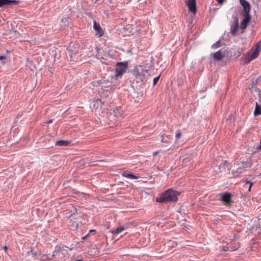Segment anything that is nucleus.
Here are the masks:
<instances>
[{
	"mask_svg": "<svg viewBox=\"0 0 261 261\" xmlns=\"http://www.w3.org/2000/svg\"><path fill=\"white\" fill-rule=\"evenodd\" d=\"M240 2L244 8L245 14H249L250 10V4L246 0H240Z\"/></svg>",
	"mask_w": 261,
	"mask_h": 261,
	"instance_id": "9",
	"label": "nucleus"
},
{
	"mask_svg": "<svg viewBox=\"0 0 261 261\" xmlns=\"http://www.w3.org/2000/svg\"><path fill=\"white\" fill-rule=\"evenodd\" d=\"M180 193L170 189L166 191L165 192L160 194V195L156 198L158 202L167 203L174 202L178 200V196Z\"/></svg>",
	"mask_w": 261,
	"mask_h": 261,
	"instance_id": "1",
	"label": "nucleus"
},
{
	"mask_svg": "<svg viewBox=\"0 0 261 261\" xmlns=\"http://www.w3.org/2000/svg\"><path fill=\"white\" fill-rule=\"evenodd\" d=\"M224 251H228V250L232 251V250H233V249L229 250V247H225L224 248Z\"/></svg>",
	"mask_w": 261,
	"mask_h": 261,
	"instance_id": "29",
	"label": "nucleus"
},
{
	"mask_svg": "<svg viewBox=\"0 0 261 261\" xmlns=\"http://www.w3.org/2000/svg\"><path fill=\"white\" fill-rule=\"evenodd\" d=\"M253 165V162L251 158L243 160L239 163L236 164V166L238 170L241 169H244L247 168H250Z\"/></svg>",
	"mask_w": 261,
	"mask_h": 261,
	"instance_id": "4",
	"label": "nucleus"
},
{
	"mask_svg": "<svg viewBox=\"0 0 261 261\" xmlns=\"http://www.w3.org/2000/svg\"><path fill=\"white\" fill-rule=\"evenodd\" d=\"M213 47H218V46L216 44H213Z\"/></svg>",
	"mask_w": 261,
	"mask_h": 261,
	"instance_id": "35",
	"label": "nucleus"
},
{
	"mask_svg": "<svg viewBox=\"0 0 261 261\" xmlns=\"http://www.w3.org/2000/svg\"><path fill=\"white\" fill-rule=\"evenodd\" d=\"M160 77V75L158 76L157 77L154 78L153 79V85H155L159 81Z\"/></svg>",
	"mask_w": 261,
	"mask_h": 261,
	"instance_id": "26",
	"label": "nucleus"
},
{
	"mask_svg": "<svg viewBox=\"0 0 261 261\" xmlns=\"http://www.w3.org/2000/svg\"><path fill=\"white\" fill-rule=\"evenodd\" d=\"M164 136H165V134H163V135H162V139L161 141H162V142H164V143H170V141H169L168 140H166V139H165Z\"/></svg>",
	"mask_w": 261,
	"mask_h": 261,
	"instance_id": "24",
	"label": "nucleus"
},
{
	"mask_svg": "<svg viewBox=\"0 0 261 261\" xmlns=\"http://www.w3.org/2000/svg\"><path fill=\"white\" fill-rule=\"evenodd\" d=\"M95 232H96V230H94V229L91 230L90 231V232H89V233L88 234H87L86 236H85V237H84L83 238V240H85V239H86L87 237H89V236L90 233H95Z\"/></svg>",
	"mask_w": 261,
	"mask_h": 261,
	"instance_id": "25",
	"label": "nucleus"
},
{
	"mask_svg": "<svg viewBox=\"0 0 261 261\" xmlns=\"http://www.w3.org/2000/svg\"><path fill=\"white\" fill-rule=\"evenodd\" d=\"M18 3V1L16 0H0V8L7 6L16 5Z\"/></svg>",
	"mask_w": 261,
	"mask_h": 261,
	"instance_id": "7",
	"label": "nucleus"
},
{
	"mask_svg": "<svg viewBox=\"0 0 261 261\" xmlns=\"http://www.w3.org/2000/svg\"><path fill=\"white\" fill-rule=\"evenodd\" d=\"M70 142L64 140H59L56 142V145L60 146H67L69 145Z\"/></svg>",
	"mask_w": 261,
	"mask_h": 261,
	"instance_id": "19",
	"label": "nucleus"
},
{
	"mask_svg": "<svg viewBox=\"0 0 261 261\" xmlns=\"http://www.w3.org/2000/svg\"><path fill=\"white\" fill-rule=\"evenodd\" d=\"M6 59V57L5 56H0V60H4Z\"/></svg>",
	"mask_w": 261,
	"mask_h": 261,
	"instance_id": "28",
	"label": "nucleus"
},
{
	"mask_svg": "<svg viewBox=\"0 0 261 261\" xmlns=\"http://www.w3.org/2000/svg\"><path fill=\"white\" fill-rule=\"evenodd\" d=\"M69 17H64L61 20L62 25H64V26L68 25L69 23Z\"/></svg>",
	"mask_w": 261,
	"mask_h": 261,
	"instance_id": "21",
	"label": "nucleus"
},
{
	"mask_svg": "<svg viewBox=\"0 0 261 261\" xmlns=\"http://www.w3.org/2000/svg\"><path fill=\"white\" fill-rule=\"evenodd\" d=\"M63 250L60 247H56L55 250L53 252V255L54 256H58V258H61L63 257Z\"/></svg>",
	"mask_w": 261,
	"mask_h": 261,
	"instance_id": "16",
	"label": "nucleus"
},
{
	"mask_svg": "<svg viewBox=\"0 0 261 261\" xmlns=\"http://www.w3.org/2000/svg\"><path fill=\"white\" fill-rule=\"evenodd\" d=\"M121 175L123 177H125L127 178H130L132 179H138V177L136 176V175H134L132 173H128L127 171H123Z\"/></svg>",
	"mask_w": 261,
	"mask_h": 261,
	"instance_id": "17",
	"label": "nucleus"
},
{
	"mask_svg": "<svg viewBox=\"0 0 261 261\" xmlns=\"http://www.w3.org/2000/svg\"><path fill=\"white\" fill-rule=\"evenodd\" d=\"M260 151H261V140L260 141V145L256 148L255 150L254 151V153H257Z\"/></svg>",
	"mask_w": 261,
	"mask_h": 261,
	"instance_id": "23",
	"label": "nucleus"
},
{
	"mask_svg": "<svg viewBox=\"0 0 261 261\" xmlns=\"http://www.w3.org/2000/svg\"><path fill=\"white\" fill-rule=\"evenodd\" d=\"M261 114V108L257 103H256L255 109L254 112V115L255 116H258Z\"/></svg>",
	"mask_w": 261,
	"mask_h": 261,
	"instance_id": "20",
	"label": "nucleus"
},
{
	"mask_svg": "<svg viewBox=\"0 0 261 261\" xmlns=\"http://www.w3.org/2000/svg\"><path fill=\"white\" fill-rule=\"evenodd\" d=\"M53 120L52 119H51V120H49L48 122H47V123H48V124L51 123H53Z\"/></svg>",
	"mask_w": 261,
	"mask_h": 261,
	"instance_id": "33",
	"label": "nucleus"
},
{
	"mask_svg": "<svg viewBox=\"0 0 261 261\" xmlns=\"http://www.w3.org/2000/svg\"><path fill=\"white\" fill-rule=\"evenodd\" d=\"M125 229H126V227H125L124 226H120L115 229L112 230L111 232L112 234H113L114 235L118 234Z\"/></svg>",
	"mask_w": 261,
	"mask_h": 261,
	"instance_id": "18",
	"label": "nucleus"
},
{
	"mask_svg": "<svg viewBox=\"0 0 261 261\" xmlns=\"http://www.w3.org/2000/svg\"><path fill=\"white\" fill-rule=\"evenodd\" d=\"M220 172L225 171L227 168L229 167V163L224 160H221V163L218 165Z\"/></svg>",
	"mask_w": 261,
	"mask_h": 261,
	"instance_id": "13",
	"label": "nucleus"
},
{
	"mask_svg": "<svg viewBox=\"0 0 261 261\" xmlns=\"http://www.w3.org/2000/svg\"><path fill=\"white\" fill-rule=\"evenodd\" d=\"M3 249L6 252L8 250V247L7 246H4Z\"/></svg>",
	"mask_w": 261,
	"mask_h": 261,
	"instance_id": "32",
	"label": "nucleus"
},
{
	"mask_svg": "<svg viewBox=\"0 0 261 261\" xmlns=\"http://www.w3.org/2000/svg\"><path fill=\"white\" fill-rule=\"evenodd\" d=\"M158 153V151H156V152H153V154L154 155H156Z\"/></svg>",
	"mask_w": 261,
	"mask_h": 261,
	"instance_id": "34",
	"label": "nucleus"
},
{
	"mask_svg": "<svg viewBox=\"0 0 261 261\" xmlns=\"http://www.w3.org/2000/svg\"><path fill=\"white\" fill-rule=\"evenodd\" d=\"M31 252H33V248H31Z\"/></svg>",
	"mask_w": 261,
	"mask_h": 261,
	"instance_id": "36",
	"label": "nucleus"
},
{
	"mask_svg": "<svg viewBox=\"0 0 261 261\" xmlns=\"http://www.w3.org/2000/svg\"><path fill=\"white\" fill-rule=\"evenodd\" d=\"M114 116L117 118L120 119L123 117L124 114L120 108H116L114 111Z\"/></svg>",
	"mask_w": 261,
	"mask_h": 261,
	"instance_id": "11",
	"label": "nucleus"
},
{
	"mask_svg": "<svg viewBox=\"0 0 261 261\" xmlns=\"http://www.w3.org/2000/svg\"><path fill=\"white\" fill-rule=\"evenodd\" d=\"M101 103L102 101H101V99L97 98L93 101L92 103L91 104L90 107L92 109L96 110L100 106Z\"/></svg>",
	"mask_w": 261,
	"mask_h": 261,
	"instance_id": "15",
	"label": "nucleus"
},
{
	"mask_svg": "<svg viewBox=\"0 0 261 261\" xmlns=\"http://www.w3.org/2000/svg\"><path fill=\"white\" fill-rule=\"evenodd\" d=\"M232 195L228 192H226L221 194V199L222 201L223 202L224 204L226 206H230L232 203V200L231 199Z\"/></svg>",
	"mask_w": 261,
	"mask_h": 261,
	"instance_id": "5",
	"label": "nucleus"
},
{
	"mask_svg": "<svg viewBox=\"0 0 261 261\" xmlns=\"http://www.w3.org/2000/svg\"><path fill=\"white\" fill-rule=\"evenodd\" d=\"M181 136V133L180 132V130H177L176 131V135H175V138L177 140V139H179L180 137Z\"/></svg>",
	"mask_w": 261,
	"mask_h": 261,
	"instance_id": "22",
	"label": "nucleus"
},
{
	"mask_svg": "<svg viewBox=\"0 0 261 261\" xmlns=\"http://www.w3.org/2000/svg\"><path fill=\"white\" fill-rule=\"evenodd\" d=\"M244 18L241 22V28L242 30L246 28L248 23L251 20V16L249 14H244Z\"/></svg>",
	"mask_w": 261,
	"mask_h": 261,
	"instance_id": "8",
	"label": "nucleus"
},
{
	"mask_svg": "<svg viewBox=\"0 0 261 261\" xmlns=\"http://www.w3.org/2000/svg\"><path fill=\"white\" fill-rule=\"evenodd\" d=\"M239 30V23L238 21L237 20L231 26L230 29L231 34L234 36L237 35Z\"/></svg>",
	"mask_w": 261,
	"mask_h": 261,
	"instance_id": "12",
	"label": "nucleus"
},
{
	"mask_svg": "<svg viewBox=\"0 0 261 261\" xmlns=\"http://www.w3.org/2000/svg\"><path fill=\"white\" fill-rule=\"evenodd\" d=\"M253 52L249 54V59L247 63L256 59L259 55L261 50V39L259 40L255 45L254 49H252Z\"/></svg>",
	"mask_w": 261,
	"mask_h": 261,
	"instance_id": "3",
	"label": "nucleus"
},
{
	"mask_svg": "<svg viewBox=\"0 0 261 261\" xmlns=\"http://www.w3.org/2000/svg\"><path fill=\"white\" fill-rule=\"evenodd\" d=\"M216 1L218 2V4L220 5H223V4L224 3V2L225 1V0H216Z\"/></svg>",
	"mask_w": 261,
	"mask_h": 261,
	"instance_id": "27",
	"label": "nucleus"
},
{
	"mask_svg": "<svg viewBox=\"0 0 261 261\" xmlns=\"http://www.w3.org/2000/svg\"><path fill=\"white\" fill-rule=\"evenodd\" d=\"M245 182H246V184H249V185L250 183H252V182H250V181L248 180L247 179H246L245 180Z\"/></svg>",
	"mask_w": 261,
	"mask_h": 261,
	"instance_id": "31",
	"label": "nucleus"
},
{
	"mask_svg": "<svg viewBox=\"0 0 261 261\" xmlns=\"http://www.w3.org/2000/svg\"><path fill=\"white\" fill-rule=\"evenodd\" d=\"M253 183H250V185H249V188H248V191H251V187L253 185Z\"/></svg>",
	"mask_w": 261,
	"mask_h": 261,
	"instance_id": "30",
	"label": "nucleus"
},
{
	"mask_svg": "<svg viewBox=\"0 0 261 261\" xmlns=\"http://www.w3.org/2000/svg\"><path fill=\"white\" fill-rule=\"evenodd\" d=\"M186 4L188 6L190 12L195 14L197 12L196 1V0H188Z\"/></svg>",
	"mask_w": 261,
	"mask_h": 261,
	"instance_id": "6",
	"label": "nucleus"
},
{
	"mask_svg": "<svg viewBox=\"0 0 261 261\" xmlns=\"http://www.w3.org/2000/svg\"><path fill=\"white\" fill-rule=\"evenodd\" d=\"M128 68L127 62H118L117 63L115 68L116 76L120 77L126 72Z\"/></svg>",
	"mask_w": 261,
	"mask_h": 261,
	"instance_id": "2",
	"label": "nucleus"
},
{
	"mask_svg": "<svg viewBox=\"0 0 261 261\" xmlns=\"http://www.w3.org/2000/svg\"><path fill=\"white\" fill-rule=\"evenodd\" d=\"M93 28L94 30L97 32L96 35H98V37H101L103 35V31L101 28L99 24L97 23L96 21H94Z\"/></svg>",
	"mask_w": 261,
	"mask_h": 261,
	"instance_id": "10",
	"label": "nucleus"
},
{
	"mask_svg": "<svg viewBox=\"0 0 261 261\" xmlns=\"http://www.w3.org/2000/svg\"><path fill=\"white\" fill-rule=\"evenodd\" d=\"M225 56L224 51H222V50H219L217 52L215 53L213 55V58L216 60H220L222 59Z\"/></svg>",
	"mask_w": 261,
	"mask_h": 261,
	"instance_id": "14",
	"label": "nucleus"
}]
</instances>
